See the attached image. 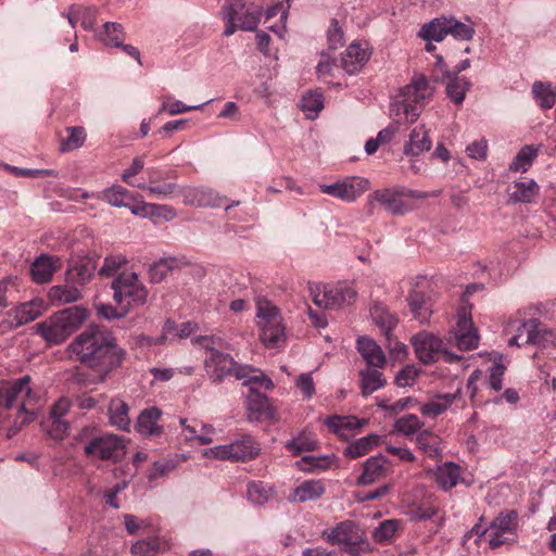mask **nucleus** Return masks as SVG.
<instances>
[{"label":"nucleus","mask_w":556,"mask_h":556,"mask_svg":"<svg viewBox=\"0 0 556 556\" xmlns=\"http://www.w3.org/2000/svg\"><path fill=\"white\" fill-rule=\"evenodd\" d=\"M66 352L71 359L89 368L103 382L122 367L127 352L118 344L112 331L101 326H88L68 344Z\"/></svg>","instance_id":"obj_1"},{"label":"nucleus","mask_w":556,"mask_h":556,"mask_svg":"<svg viewBox=\"0 0 556 556\" xmlns=\"http://www.w3.org/2000/svg\"><path fill=\"white\" fill-rule=\"evenodd\" d=\"M434 87L424 74H415L408 85L400 91V100L390 108V115L397 124L417 121L421 111L432 98Z\"/></svg>","instance_id":"obj_2"},{"label":"nucleus","mask_w":556,"mask_h":556,"mask_svg":"<svg viewBox=\"0 0 556 556\" xmlns=\"http://www.w3.org/2000/svg\"><path fill=\"white\" fill-rule=\"evenodd\" d=\"M88 312L83 306H72L60 311L36 325L38 333L49 345L63 343L87 319Z\"/></svg>","instance_id":"obj_3"},{"label":"nucleus","mask_w":556,"mask_h":556,"mask_svg":"<svg viewBox=\"0 0 556 556\" xmlns=\"http://www.w3.org/2000/svg\"><path fill=\"white\" fill-rule=\"evenodd\" d=\"M199 342L205 350L204 369L212 383H222L229 376L238 380L245 379L253 371L251 366L241 365L230 354L215 349L212 338L200 337Z\"/></svg>","instance_id":"obj_4"},{"label":"nucleus","mask_w":556,"mask_h":556,"mask_svg":"<svg viewBox=\"0 0 556 556\" xmlns=\"http://www.w3.org/2000/svg\"><path fill=\"white\" fill-rule=\"evenodd\" d=\"M111 288L116 305L125 307L126 311L147 302L148 290L134 271L119 273L112 281Z\"/></svg>","instance_id":"obj_5"},{"label":"nucleus","mask_w":556,"mask_h":556,"mask_svg":"<svg viewBox=\"0 0 556 556\" xmlns=\"http://www.w3.org/2000/svg\"><path fill=\"white\" fill-rule=\"evenodd\" d=\"M220 14L227 22L224 35L229 37L238 28L255 30L262 17V10L257 7H247L244 0H228L223 5Z\"/></svg>","instance_id":"obj_6"},{"label":"nucleus","mask_w":556,"mask_h":556,"mask_svg":"<svg viewBox=\"0 0 556 556\" xmlns=\"http://www.w3.org/2000/svg\"><path fill=\"white\" fill-rule=\"evenodd\" d=\"M323 538L331 545H340L350 556H363L369 551L364 532L351 520L342 521L323 532Z\"/></svg>","instance_id":"obj_7"},{"label":"nucleus","mask_w":556,"mask_h":556,"mask_svg":"<svg viewBox=\"0 0 556 556\" xmlns=\"http://www.w3.org/2000/svg\"><path fill=\"white\" fill-rule=\"evenodd\" d=\"M244 384L250 386L245 401L249 420H276V413L274 407L270 405L268 397L254 387L255 384H260L266 390H269L274 387L273 381L266 376L262 375L260 377H249V380H247Z\"/></svg>","instance_id":"obj_8"},{"label":"nucleus","mask_w":556,"mask_h":556,"mask_svg":"<svg viewBox=\"0 0 556 556\" xmlns=\"http://www.w3.org/2000/svg\"><path fill=\"white\" fill-rule=\"evenodd\" d=\"M256 317L261 330L260 338L266 348L275 349L281 342H285V327L281 323L280 312L276 306L267 301L258 302Z\"/></svg>","instance_id":"obj_9"},{"label":"nucleus","mask_w":556,"mask_h":556,"mask_svg":"<svg viewBox=\"0 0 556 556\" xmlns=\"http://www.w3.org/2000/svg\"><path fill=\"white\" fill-rule=\"evenodd\" d=\"M308 291L313 302L325 309H337L355 302L357 292L348 285L325 287L319 283H308Z\"/></svg>","instance_id":"obj_10"},{"label":"nucleus","mask_w":556,"mask_h":556,"mask_svg":"<svg viewBox=\"0 0 556 556\" xmlns=\"http://www.w3.org/2000/svg\"><path fill=\"white\" fill-rule=\"evenodd\" d=\"M518 514L516 510L500 513L490 525L489 545L491 548L513 544L517 540Z\"/></svg>","instance_id":"obj_11"},{"label":"nucleus","mask_w":556,"mask_h":556,"mask_svg":"<svg viewBox=\"0 0 556 556\" xmlns=\"http://www.w3.org/2000/svg\"><path fill=\"white\" fill-rule=\"evenodd\" d=\"M260 452V446L251 435H243L229 444L217 445L211 450V454L224 460H248L254 458Z\"/></svg>","instance_id":"obj_12"},{"label":"nucleus","mask_w":556,"mask_h":556,"mask_svg":"<svg viewBox=\"0 0 556 556\" xmlns=\"http://www.w3.org/2000/svg\"><path fill=\"white\" fill-rule=\"evenodd\" d=\"M406 300L414 317L420 323H427L432 314L433 303L425 277H417Z\"/></svg>","instance_id":"obj_13"},{"label":"nucleus","mask_w":556,"mask_h":556,"mask_svg":"<svg viewBox=\"0 0 556 556\" xmlns=\"http://www.w3.org/2000/svg\"><path fill=\"white\" fill-rule=\"evenodd\" d=\"M87 456H98L101 459L119 460L125 455V445L121 437L110 434L91 439L85 446Z\"/></svg>","instance_id":"obj_14"},{"label":"nucleus","mask_w":556,"mask_h":556,"mask_svg":"<svg viewBox=\"0 0 556 556\" xmlns=\"http://www.w3.org/2000/svg\"><path fill=\"white\" fill-rule=\"evenodd\" d=\"M401 188H386L376 190L368 195V215L374 214L375 203H379L383 208L395 216L406 214L410 207L402 200Z\"/></svg>","instance_id":"obj_15"},{"label":"nucleus","mask_w":556,"mask_h":556,"mask_svg":"<svg viewBox=\"0 0 556 556\" xmlns=\"http://www.w3.org/2000/svg\"><path fill=\"white\" fill-rule=\"evenodd\" d=\"M370 187L368 179L363 177H350L331 185H321L323 193L338 198L345 202H353Z\"/></svg>","instance_id":"obj_16"},{"label":"nucleus","mask_w":556,"mask_h":556,"mask_svg":"<svg viewBox=\"0 0 556 556\" xmlns=\"http://www.w3.org/2000/svg\"><path fill=\"white\" fill-rule=\"evenodd\" d=\"M179 195L186 205L195 207H219L225 198L212 188L204 186H186L179 189Z\"/></svg>","instance_id":"obj_17"},{"label":"nucleus","mask_w":556,"mask_h":556,"mask_svg":"<svg viewBox=\"0 0 556 556\" xmlns=\"http://www.w3.org/2000/svg\"><path fill=\"white\" fill-rule=\"evenodd\" d=\"M30 380V377L26 375L16 380L8 382L1 391L0 404L7 409L13 408L16 401L20 399L22 402L25 401L26 404H29L35 397L29 386Z\"/></svg>","instance_id":"obj_18"},{"label":"nucleus","mask_w":556,"mask_h":556,"mask_svg":"<svg viewBox=\"0 0 556 556\" xmlns=\"http://www.w3.org/2000/svg\"><path fill=\"white\" fill-rule=\"evenodd\" d=\"M450 341L462 351H470L478 346V331L473 327L470 316L466 313L458 315L456 328L454 329Z\"/></svg>","instance_id":"obj_19"},{"label":"nucleus","mask_w":556,"mask_h":556,"mask_svg":"<svg viewBox=\"0 0 556 556\" xmlns=\"http://www.w3.org/2000/svg\"><path fill=\"white\" fill-rule=\"evenodd\" d=\"M412 344L418 359L424 364H431L439 359L443 343L431 333L420 332L413 338Z\"/></svg>","instance_id":"obj_20"},{"label":"nucleus","mask_w":556,"mask_h":556,"mask_svg":"<svg viewBox=\"0 0 556 556\" xmlns=\"http://www.w3.org/2000/svg\"><path fill=\"white\" fill-rule=\"evenodd\" d=\"M433 81H446V96L456 105L464 102L466 93L471 87V83L466 77L456 76L455 73H450V70H443V76L433 75Z\"/></svg>","instance_id":"obj_21"},{"label":"nucleus","mask_w":556,"mask_h":556,"mask_svg":"<svg viewBox=\"0 0 556 556\" xmlns=\"http://www.w3.org/2000/svg\"><path fill=\"white\" fill-rule=\"evenodd\" d=\"M45 308L42 300H33L16 306L10 312L7 323L10 328H18L38 318Z\"/></svg>","instance_id":"obj_22"},{"label":"nucleus","mask_w":556,"mask_h":556,"mask_svg":"<svg viewBox=\"0 0 556 556\" xmlns=\"http://www.w3.org/2000/svg\"><path fill=\"white\" fill-rule=\"evenodd\" d=\"M523 328L528 329L526 344L547 346L556 345V332L545 328L538 319H528L523 321Z\"/></svg>","instance_id":"obj_23"},{"label":"nucleus","mask_w":556,"mask_h":556,"mask_svg":"<svg viewBox=\"0 0 556 556\" xmlns=\"http://www.w3.org/2000/svg\"><path fill=\"white\" fill-rule=\"evenodd\" d=\"M356 348L368 367H384L387 362L386 355L382 349L372 339L359 337L356 342Z\"/></svg>","instance_id":"obj_24"},{"label":"nucleus","mask_w":556,"mask_h":556,"mask_svg":"<svg viewBox=\"0 0 556 556\" xmlns=\"http://www.w3.org/2000/svg\"><path fill=\"white\" fill-rule=\"evenodd\" d=\"M161 416V409L155 406L143 409L135 424L136 430L146 437L162 434L163 427L157 424Z\"/></svg>","instance_id":"obj_25"},{"label":"nucleus","mask_w":556,"mask_h":556,"mask_svg":"<svg viewBox=\"0 0 556 556\" xmlns=\"http://www.w3.org/2000/svg\"><path fill=\"white\" fill-rule=\"evenodd\" d=\"M388 459L383 455L371 456L363 464V472L357 478L358 485H369L387 473Z\"/></svg>","instance_id":"obj_26"},{"label":"nucleus","mask_w":556,"mask_h":556,"mask_svg":"<svg viewBox=\"0 0 556 556\" xmlns=\"http://www.w3.org/2000/svg\"><path fill=\"white\" fill-rule=\"evenodd\" d=\"M368 59V49L353 42L342 54L341 65L348 74L353 75L362 70Z\"/></svg>","instance_id":"obj_27"},{"label":"nucleus","mask_w":556,"mask_h":556,"mask_svg":"<svg viewBox=\"0 0 556 556\" xmlns=\"http://www.w3.org/2000/svg\"><path fill=\"white\" fill-rule=\"evenodd\" d=\"M432 141L429 132L424 125L415 127L408 137V141L404 144V154L416 157L431 149Z\"/></svg>","instance_id":"obj_28"},{"label":"nucleus","mask_w":556,"mask_h":556,"mask_svg":"<svg viewBox=\"0 0 556 556\" xmlns=\"http://www.w3.org/2000/svg\"><path fill=\"white\" fill-rule=\"evenodd\" d=\"M460 389H457L454 393L435 394L431 401L421 405L420 413L424 416L435 418L451 407L455 401L460 400Z\"/></svg>","instance_id":"obj_29"},{"label":"nucleus","mask_w":556,"mask_h":556,"mask_svg":"<svg viewBox=\"0 0 556 556\" xmlns=\"http://www.w3.org/2000/svg\"><path fill=\"white\" fill-rule=\"evenodd\" d=\"M59 258L47 254L38 256L30 266V275L36 283L49 282L58 269Z\"/></svg>","instance_id":"obj_30"},{"label":"nucleus","mask_w":556,"mask_h":556,"mask_svg":"<svg viewBox=\"0 0 556 556\" xmlns=\"http://www.w3.org/2000/svg\"><path fill=\"white\" fill-rule=\"evenodd\" d=\"M97 200L105 201L115 207H127L130 212L131 207H134L137 203L130 202V200H135L132 194L129 190L119 185H113L109 188H105L101 192H98Z\"/></svg>","instance_id":"obj_31"},{"label":"nucleus","mask_w":556,"mask_h":556,"mask_svg":"<svg viewBox=\"0 0 556 556\" xmlns=\"http://www.w3.org/2000/svg\"><path fill=\"white\" fill-rule=\"evenodd\" d=\"M326 491L325 484L320 480H305L300 483L289 496L290 502L305 503L318 500Z\"/></svg>","instance_id":"obj_32"},{"label":"nucleus","mask_w":556,"mask_h":556,"mask_svg":"<svg viewBox=\"0 0 556 556\" xmlns=\"http://www.w3.org/2000/svg\"><path fill=\"white\" fill-rule=\"evenodd\" d=\"M131 213L140 217H156L162 218L166 222H170L176 218V210L165 204H153L139 201L134 207Z\"/></svg>","instance_id":"obj_33"},{"label":"nucleus","mask_w":556,"mask_h":556,"mask_svg":"<svg viewBox=\"0 0 556 556\" xmlns=\"http://www.w3.org/2000/svg\"><path fill=\"white\" fill-rule=\"evenodd\" d=\"M109 418L112 426L123 431H130L129 406L123 400L115 397L110 401Z\"/></svg>","instance_id":"obj_34"},{"label":"nucleus","mask_w":556,"mask_h":556,"mask_svg":"<svg viewBox=\"0 0 556 556\" xmlns=\"http://www.w3.org/2000/svg\"><path fill=\"white\" fill-rule=\"evenodd\" d=\"M96 268L97 266L92 260L76 262L66 271V282L84 286L91 280Z\"/></svg>","instance_id":"obj_35"},{"label":"nucleus","mask_w":556,"mask_h":556,"mask_svg":"<svg viewBox=\"0 0 556 556\" xmlns=\"http://www.w3.org/2000/svg\"><path fill=\"white\" fill-rule=\"evenodd\" d=\"M370 317L387 340H390L392 330L396 326L395 317L391 315L387 307L381 303L372 304L370 307Z\"/></svg>","instance_id":"obj_36"},{"label":"nucleus","mask_w":556,"mask_h":556,"mask_svg":"<svg viewBox=\"0 0 556 556\" xmlns=\"http://www.w3.org/2000/svg\"><path fill=\"white\" fill-rule=\"evenodd\" d=\"M387 383L379 368L367 367L359 371V384L363 396H368L375 391L383 388Z\"/></svg>","instance_id":"obj_37"},{"label":"nucleus","mask_w":556,"mask_h":556,"mask_svg":"<svg viewBox=\"0 0 556 556\" xmlns=\"http://www.w3.org/2000/svg\"><path fill=\"white\" fill-rule=\"evenodd\" d=\"M539 192V186L533 179L515 181L509 192L513 203H530Z\"/></svg>","instance_id":"obj_38"},{"label":"nucleus","mask_w":556,"mask_h":556,"mask_svg":"<svg viewBox=\"0 0 556 556\" xmlns=\"http://www.w3.org/2000/svg\"><path fill=\"white\" fill-rule=\"evenodd\" d=\"M460 467L452 462L439 466L435 472L438 485L444 491L453 489L460 480Z\"/></svg>","instance_id":"obj_39"},{"label":"nucleus","mask_w":556,"mask_h":556,"mask_svg":"<svg viewBox=\"0 0 556 556\" xmlns=\"http://www.w3.org/2000/svg\"><path fill=\"white\" fill-rule=\"evenodd\" d=\"M105 31L110 34V31H115V37H110L108 40V46L121 48L126 54L137 60L139 64H141L140 52L139 50L131 45H124L123 41L125 39V33L121 24L114 22L105 23Z\"/></svg>","instance_id":"obj_40"},{"label":"nucleus","mask_w":556,"mask_h":556,"mask_svg":"<svg viewBox=\"0 0 556 556\" xmlns=\"http://www.w3.org/2000/svg\"><path fill=\"white\" fill-rule=\"evenodd\" d=\"M541 146L527 144L522 147L509 164V170L526 173L536 159Z\"/></svg>","instance_id":"obj_41"},{"label":"nucleus","mask_w":556,"mask_h":556,"mask_svg":"<svg viewBox=\"0 0 556 556\" xmlns=\"http://www.w3.org/2000/svg\"><path fill=\"white\" fill-rule=\"evenodd\" d=\"M447 31V17H435L431 22L425 24L420 31L419 36L427 41H442Z\"/></svg>","instance_id":"obj_42"},{"label":"nucleus","mask_w":556,"mask_h":556,"mask_svg":"<svg viewBox=\"0 0 556 556\" xmlns=\"http://www.w3.org/2000/svg\"><path fill=\"white\" fill-rule=\"evenodd\" d=\"M275 495V490L263 481H253L248 484V500L257 506L268 503Z\"/></svg>","instance_id":"obj_43"},{"label":"nucleus","mask_w":556,"mask_h":556,"mask_svg":"<svg viewBox=\"0 0 556 556\" xmlns=\"http://www.w3.org/2000/svg\"><path fill=\"white\" fill-rule=\"evenodd\" d=\"M532 93L535 102L543 110L552 109L556 102V87L549 83L534 81Z\"/></svg>","instance_id":"obj_44"},{"label":"nucleus","mask_w":556,"mask_h":556,"mask_svg":"<svg viewBox=\"0 0 556 556\" xmlns=\"http://www.w3.org/2000/svg\"><path fill=\"white\" fill-rule=\"evenodd\" d=\"M77 286L68 282L64 286H54L50 289L49 296L51 301L60 304L77 302L81 299V291Z\"/></svg>","instance_id":"obj_45"},{"label":"nucleus","mask_w":556,"mask_h":556,"mask_svg":"<svg viewBox=\"0 0 556 556\" xmlns=\"http://www.w3.org/2000/svg\"><path fill=\"white\" fill-rule=\"evenodd\" d=\"M300 108L307 118L315 119L324 109L323 94L318 91H307L301 99Z\"/></svg>","instance_id":"obj_46"},{"label":"nucleus","mask_w":556,"mask_h":556,"mask_svg":"<svg viewBox=\"0 0 556 556\" xmlns=\"http://www.w3.org/2000/svg\"><path fill=\"white\" fill-rule=\"evenodd\" d=\"M379 442V437L377 434H369L363 437L355 442L349 444L344 448V455L349 458H358L366 455L375 445Z\"/></svg>","instance_id":"obj_47"},{"label":"nucleus","mask_w":556,"mask_h":556,"mask_svg":"<svg viewBox=\"0 0 556 556\" xmlns=\"http://www.w3.org/2000/svg\"><path fill=\"white\" fill-rule=\"evenodd\" d=\"M318 442L316 438L306 431L301 432L298 437L293 438L286 444V448L295 456L303 452H312L316 450Z\"/></svg>","instance_id":"obj_48"},{"label":"nucleus","mask_w":556,"mask_h":556,"mask_svg":"<svg viewBox=\"0 0 556 556\" xmlns=\"http://www.w3.org/2000/svg\"><path fill=\"white\" fill-rule=\"evenodd\" d=\"M416 443L427 456L438 457L441 454L440 451V439L437 434L429 430H422L418 432Z\"/></svg>","instance_id":"obj_49"},{"label":"nucleus","mask_w":556,"mask_h":556,"mask_svg":"<svg viewBox=\"0 0 556 556\" xmlns=\"http://www.w3.org/2000/svg\"><path fill=\"white\" fill-rule=\"evenodd\" d=\"M43 431L53 440H64L70 430V424L65 419L48 417L41 422Z\"/></svg>","instance_id":"obj_50"},{"label":"nucleus","mask_w":556,"mask_h":556,"mask_svg":"<svg viewBox=\"0 0 556 556\" xmlns=\"http://www.w3.org/2000/svg\"><path fill=\"white\" fill-rule=\"evenodd\" d=\"M334 455L303 456L298 466L303 471H321L330 468Z\"/></svg>","instance_id":"obj_51"},{"label":"nucleus","mask_w":556,"mask_h":556,"mask_svg":"<svg viewBox=\"0 0 556 556\" xmlns=\"http://www.w3.org/2000/svg\"><path fill=\"white\" fill-rule=\"evenodd\" d=\"M68 136L61 140V151L68 152L79 149L86 140V131L81 126H71L66 128Z\"/></svg>","instance_id":"obj_52"},{"label":"nucleus","mask_w":556,"mask_h":556,"mask_svg":"<svg viewBox=\"0 0 556 556\" xmlns=\"http://www.w3.org/2000/svg\"><path fill=\"white\" fill-rule=\"evenodd\" d=\"M136 187L160 199H167L175 194L179 195V189L181 188L178 187L175 182H159L152 185L138 184Z\"/></svg>","instance_id":"obj_53"},{"label":"nucleus","mask_w":556,"mask_h":556,"mask_svg":"<svg viewBox=\"0 0 556 556\" xmlns=\"http://www.w3.org/2000/svg\"><path fill=\"white\" fill-rule=\"evenodd\" d=\"M128 260L123 254H110L104 257L103 265L100 267L98 274L101 277L110 278L115 276L124 266H126Z\"/></svg>","instance_id":"obj_54"},{"label":"nucleus","mask_w":556,"mask_h":556,"mask_svg":"<svg viewBox=\"0 0 556 556\" xmlns=\"http://www.w3.org/2000/svg\"><path fill=\"white\" fill-rule=\"evenodd\" d=\"M400 526V521L396 519H388L382 522L374 530L372 536L377 543H390Z\"/></svg>","instance_id":"obj_55"},{"label":"nucleus","mask_w":556,"mask_h":556,"mask_svg":"<svg viewBox=\"0 0 556 556\" xmlns=\"http://www.w3.org/2000/svg\"><path fill=\"white\" fill-rule=\"evenodd\" d=\"M422 426L424 424L420 421L418 416L414 414L404 415L394 422L395 430L404 435H412L420 432L419 430Z\"/></svg>","instance_id":"obj_56"},{"label":"nucleus","mask_w":556,"mask_h":556,"mask_svg":"<svg viewBox=\"0 0 556 556\" xmlns=\"http://www.w3.org/2000/svg\"><path fill=\"white\" fill-rule=\"evenodd\" d=\"M447 31L457 40H470L475 35V28L462 23L455 17H447Z\"/></svg>","instance_id":"obj_57"},{"label":"nucleus","mask_w":556,"mask_h":556,"mask_svg":"<svg viewBox=\"0 0 556 556\" xmlns=\"http://www.w3.org/2000/svg\"><path fill=\"white\" fill-rule=\"evenodd\" d=\"M161 549V542L157 538H150L147 540L137 541L131 546V554L134 556H153Z\"/></svg>","instance_id":"obj_58"},{"label":"nucleus","mask_w":556,"mask_h":556,"mask_svg":"<svg viewBox=\"0 0 556 556\" xmlns=\"http://www.w3.org/2000/svg\"><path fill=\"white\" fill-rule=\"evenodd\" d=\"M326 425L329 427L330 430H332L336 433L341 432L343 429H352L361 427V422L355 417H340V416H332L329 417L326 421Z\"/></svg>","instance_id":"obj_59"},{"label":"nucleus","mask_w":556,"mask_h":556,"mask_svg":"<svg viewBox=\"0 0 556 556\" xmlns=\"http://www.w3.org/2000/svg\"><path fill=\"white\" fill-rule=\"evenodd\" d=\"M26 402H21L18 416L14 422V425L9 429V435H15L22 427L33 422L36 418V414L34 410L26 409Z\"/></svg>","instance_id":"obj_60"},{"label":"nucleus","mask_w":556,"mask_h":556,"mask_svg":"<svg viewBox=\"0 0 556 556\" xmlns=\"http://www.w3.org/2000/svg\"><path fill=\"white\" fill-rule=\"evenodd\" d=\"M77 14L80 20V25L85 30H93L97 24L98 10L94 7L83 8L79 7Z\"/></svg>","instance_id":"obj_61"},{"label":"nucleus","mask_w":556,"mask_h":556,"mask_svg":"<svg viewBox=\"0 0 556 556\" xmlns=\"http://www.w3.org/2000/svg\"><path fill=\"white\" fill-rule=\"evenodd\" d=\"M505 366L502 363H494L490 368V376L488 379V386L494 391H500L503 388V376L505 372Z\"/></svg>","instance_id":"obj_62"},{"label":"nucleus","mask_w":556,"mask_h":556,"mask_svg":"<svg viewBox=\"0 0 556 556\" xmlns=\"http://www.w3.org/2000/svg\"><path fill=\"white\" fill-rule=\"evenodd\" d=\"M467 155L473 160L484 161L488 155V141L484 138L475 140L466 148Z\"/></svg>","instance_id":"obj_63"},{"label":"nucleus","mask_w":556,"mask_h":556,"mask_svg":"<svg viewBox=\"0 0 556 556\" xmlns=\"http://www.w3.org/2000/svg\"><path fill=\"white\" fill-rule=\"evenodd\" d=\"M418 376V370L414 366H405L395 377V384L400 388L409 387Z\"/></svg>","instance_id":"obj_64"}]
</instances>
